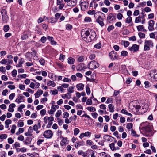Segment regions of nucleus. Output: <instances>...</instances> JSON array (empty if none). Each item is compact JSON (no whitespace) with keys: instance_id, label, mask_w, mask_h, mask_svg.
<instances>
[{"instance_id":"obj_7","label":"nucleus","mask_w":157,"mask_h":157,"mask_svg":"<svg viewBox=\"0 0 157 157\" xmlns=\"http://www.w3.org/2000/svg\"><path fill=\"white\" fill-rule=\"evenodd\" d=\"M60 138L62 139V140L61 141L60 144L61 146L63 147L65 146L68 144V141L67 140V137H63L62 135L60 136Z\"/></svg>"},{"instance_id":"obj_59","label":"nucleus","mask_w":157,"mask_h":157,"mask_svg":"<svg viewBox=\"0 0 157 157\" xmlns=\"http://www.w3.org/2000/svg\"><path fill=\"white\" fill-rule=\"evenodd\" d=\"M13 147H15V148L20 147V144L18 142H16L13 144Z\"/></svg>"},{"instance_id":"obj_44","label":"nucleus","mask_w":157,"mask_h":157,"mask_svg":"<svg viewBox=\"0 0 157 157\" xmlns=\"http://www.w3.org/2000/svg\"><path fill=\"white\" fill-rule=\"evenodd\" d=\"M132 21V17H129L126 19L125 22L127 23H129Z\"/></svg>"},{"instance_id":"obj_5","label":"nucleus","mask_w":157,"mask_h":157,"mask_svg":"<svg viewBox=\"0 0 157 157\" xmlns=\"http://www.w3.org/2000/svg\"><path fill=\"white\" fill-rule=\"evenodd\" d=\"M96 33L94 31L90 30V35L88 38V42H90L96 37Z\"/></svg>"},{"instance_id":"obj_11","label":"nucleus","mask_w":157,"mask_h":157,"mask_svg":"<svg viewBox=\"0 0 157 157\" xmlns=\"http://www.w3.org/2000/svg\"><path fill=\"white\" fill-rule=\"evenodd\" d=\"M103 19L102 17L101 16H99L96 19V22L98 23L102 27L104 25V24L103 22Z\"/></svg>"},{"instance_id":"obj_9","label":"nucleus","mask_w":157,"mask_h":157,"mask_svg":"<svg viewBox=\"0 0 157 157\" xmlns=\"http://www.w3.org/2000/svg\"><path fill=\"white\" fill-rule=\"evenodd\" d=\"M0 63L2 64H12L13 63V61L10 59H4L0 61Z\"/></svg>"},{"instance_id":"obj_32","label":"nucleus","mask_w":157,"mask_h":157,"mask_svg":"<svg viewBox=\"0 0 157 157\" xmlns=\"http://www.w3.org/2000/svg\"><path fill=\"white\" fill-rule=\"evenodd\" d=\"M86 109L90 112H94L96 110L94 107L92 106L88 107L86 108Z\"/></svg>"},{"instance_id":"obj_61","label":"nucleus","mask_w":157,"mask_h":157,"mask_svg":"<svg viewBox=\"0 0 157 157\" xmlns=\"http://www.w3.org/2000/svg\"><path fill=\"white\" fill-rule=\"evenodd\" d=\"M101 44L100 43H98L96 44L94 46V48L97 49H99L101 47Z\"/></svg>"},{"instance_id":"obj_1","label":"nucleus","mask_w":157,"mask_h":157,"mask_svg":"<svg viewBox=\"0 0 157 157\" xmlns=\"http://www.w3.org/2000/svg\"><path fill=\"white\" fill-rule=\"evenodd\" d=\"M99 65L96 61L93 60L90 62L88 64V67L91 70L94 69L99 67Z\"/></svg>"},{"instance_id":"obj_54","label":"nucleus","mask_w":157,"mask_h":157,"mask_svg":"<svg viewBox=\"0 0 157 157\" xmlns=\"http://www.w3.org/2000/svg\"><path fill=\"white\" fill-rule=\"evenodd\" d=\"M150 49V46L148 45H147L146 44H145L144 47V51H147L149 50Z\"/></svg>"},{"instance_id":"obj_58","label":"nucleus","mask_w":157,"mask_h":157,"mask_svg":"<svg viewBox=\"0 0 157 157\" xmlns=\"http://www.w3.org/2000/svg\"><path fill=\"white\" fill-rule=\"evenodd\" d=\"M15 94L14 93L11 94L9 96V99L10 100H13L15 96Z\"/></svg>"},{"instance_id":"obj_37","label":"nucleus","mask_w":157,"mask_h":157,"mask_svg":"<svg viewBox=\"0 0 157 157\" xmlns=\"http://www.w3.org/2000/svg\"><path fill=\"white\" fill-rule=\"evenodd\" d=\"M25 107V105L24 104L21 105L17 109L18 111L20 112H22V109Z\"/></svg>"},{"instance_id":"obj_34","label":"nucleus","mask_w":157,"mask_h":157,"mask_svg":"<svg viewBox=\"0 0 157 157\" xmlns=\"http://www.w3.org/2000/svg\"><path fill=\"white\" fill-rule=\"evenodd\" d=\"M128 53L127 51H122L121 52V55L123 57H125L128 55Z\"/></svg>"},{"instance_id":"obj_41","label":"nucleus","mask_w":157,"mask_h":157,"mask_svg":"<svg viewBox=\"0 0 157 157\" xmlns=\"http://www.w3.org/2000/svg\"><path fill=\"white\" fill-rule=\"evenodd\" d=\"M145 87L146 88H148L150 87V83L148 81H145L144 82Z\"/></svg>"},{"instance_id":"obj_20","label":"nucleus","mask_w":157,"mask_h":157,"mask_svg":"<svg viewBox=\"0 0 157 157\" xmlns=\"http://www.w3.org/2000/svg\"><path fill=\"white\" fill-rule=\"evenodd\" d=\"M32 139L29 137H27L24 141H23V143L26 145L30 144L31 142Z\"/></svg>"},{"instance_id":"obj_13","label":"nucleus","mask_w":157,"mask_h":157,"mask_svg":"<svg viewBox=\"0 0 157 157\" xmlns=\"http://www.w3.org/2000/svg\"><path fill=\"white\" fill-rule=\"evenodd\" d=\"M148 29L150 31H152L154 30L153 26L154 25V21L152 20H150L149 22Z\"/></svg>"},{"instance_id":"obj_56","label":"nucleus","mask_w":157,"mask_h":157,"mask_svg":"<svg viewBox=\"0 0 157 157\" xmlns=\"http://www.w3.org/2000/svg\"><path fill=\"white\" fill-rule=\"evenodd\" d=\"M14 140L11 137H9L8 139V142L10 144H11L13 143Z\"/></svg>"},{"instance_id":"obj_22","label":"nucleus","mask_w":157,"mask_h":157,"mask_svg":"<svg viewBox=\"0 0 157 157\" xmlns=\"http://www.w3.org/2000/svg\"><path fill=\"white\" fill-rule=\"evenodd\" d=\"M82 32L83 35L85 34L86 36V37H88L90 35V32L89 30H86L85 29H83L81 31Z\"/></svg>"},{"instance_id":"obj_47","label":"nucleus","mask_w":157,"mask_h":157,"mask_svg":"<svg viewBox=\"0 0 157 157\" xmlns=\"http://www.w3.org/2000/svg\"><path fill=\"white\" fill-rule=\"evenodd\" d=\"M66 29L67 30H71L72 28V26L71 25L69 24H66Z\"/></svg>"},{"instance_id":"obj_18","label":"nucleus","mask_w":157,"mask_h":157,"mask_svg":"<svg viewBox=\"0 0 157 157\" xmlns=\"http://www.w3.org/2000/svg\"><path fill=\"white\" fill-rule=\"evenodd\" d=\"M21 94L19 95L17 98L16 99L15 101L17 102L18 104H19L24 99V97L23 96H21Z\"/></svg>"},{"instance_id":"obj_60","label":"nucleus","mask_w":157,"mask_h":157,"mask_svg":"<svg viewBox=\"0 0 157 157\" xmlns=\"http://www.w3.org/2000/svg\"><path fill=\"white\" fill-rule=\"evenodd\" d=\"M12 76L13 77H15L16 76L17 74V71L14 69L12 72Z\"/></svg>"},{"instance_id":"obj_14","label":"nucleus","mask_w":157,"mask_h":157,"mask_svg":"<svg viewBox=\"0 0 157 157\" xmlns=\"http://www.w3.org/2000/svg\"><path fill=\"white\" fill-rule=\"evenodd\" d=\"M77 0H70L67 3V5L69 6L73 7L77 4Z\"/></svg>"},{"instance_id":"obj_49","label":"nucleus","mask_w":157,"mask_h":157,"mask_svg":"<svg viewBox=\"0 0 157 157\" xmlns=\"http://www.w3.org/2000/svg\"><path fill=\"white\" fill-rule=\"evenodd\" d=\"M139 36L140 38H143L145 37V35L144 33L141 32H139L138 33Z\"/></svg>"},{"instance_id":"obj_28","label":"nucleus","mask_w":157,"mask_h":157,"mask_svg":"<svg viewBox=\"0 0 157 157\" xmlns=\"http://www.w3.org/2000/svg\"><path fill=\"white\" fill-rule=\"evenodd\" d=\"M144 43L149 46L152 47L153 46V43L151 40H146L145 41Z\"/></svg>"},{"instance_id":"obj_2","label":"nucleus","mask_w":157,"mask_h":157,"mask_svg":"<svg viewBox=\"0 0 157 157\" xmlns=\"http://www.w3.org/2000/svg\"><path fill=\"white\" fill-rule=\"evenodd\" d=\"M149 75L152 79L157 81V70H151L149 73Z\"/></svg>"},{"instance_id":"obj_43","label":"nucleus","mask_w":157,"mask_h":157,"mask_svg":"<svg viewBox=\"0 0 157 157\" xmlns=\"http://www.w3.org/2000/svg\"><path fill=\"white\" fill-rule=\"evenodd\" d=\"M81 36L82 37L83 40L85 41L88 42L87 40H88V37H86V36L85 34L83 35L82 34V32H81Z\"/></svg>"},{"instance_id":"obj_15","label":"nucleus","mask_w":157,"mask_h":157,"mask_svg":"<svg viewBox=\"0 0 157 157\" xmlns=\"http://www.w3.org/2000/svg\"><path fill=\"white\" fill-rule=\"evenodd\" d=\"M112 138L113 139H115V138L108 135H105L103 137V139H105L107 141L110 142H112L113 141Z\"/></svg>"},{"instance_id":"obj_40","label":"nucleus","mask_w":157,"mask_h":157,"mask_svg":"<svg viewBox=\"0 0 157 157\" xmlns=\"http://www.w3.org/2000/svg\"><path fill=\"white\" fill-rule=\"evenodd\" d=\"M61 111L60 110H59L55 114V116L56 117H59L61 115Z\"/></svg>"},{"instance_id":"obj_17","label":"nucleus","mask_w":157,"mask_h":157,"mask_svg":"<svg viewBox=\"0 0 157 157\" xmlns=\"http://www.w3.org/2000/svg\"><path fill=\"white\" fill-rule=\"evenodd\" d=\"M109 147L112 151L117 150L120 149L119 147H115V144L114 143H112L110 144H109Z\"/></svg>"},{"instance_id":"obj_6","label":"nucleus","mask_w":157,"mask_h":157,"mask_svg":"<svg viewBox=\"0 0 157 157\" xmlns=\"http://www.w3.org/2000/svg\"><path fill=\"white\" fill-rule=\"evenodd\" d=\"M81 9L82 10L85 11L86 10L88 7L89 3L87 2H80Z\"/></svg>"},{"instance_id":"obj_64","label":"nucleus","mask_w":157,"mask_h":157,"mask_svg":"<svg viewBox=\"0 0 157 157\" xmlns=\"http://www.w3.org/2000/svg\"><path fill=\"white\" fill-rule=\"evenodd\" d=\"M47 40L46 37L45 36L42 37L40 39V41L42 43H44Z\"/></svg>"},{"instance_id":"obj_19","label":"nucleus","mask_w":157,"mask_h":157,"mask_svg":"<svg viewBox=\"0 0 157 157\" xmlns=\"http://www.w3.org/2000/svg\"><path fill=\"white\" fill-rule=\"evenodd\" d=\"M84 85L82 83H79L76 85V87L77 90L79 91L82 90L84 88Z\"/></svg>"},{"instance_id":"obj_57","label":"nucleus","mask_w":157,"mask_h":157,"mask_svg":"<svg viewBox=\"0 0 157 157\" xmlns=\"http://www.w3.org/2000/svg\"><path fill=\"white\" fill-rule=\"evenodd\" d=\"M51 21L50 22L51 23H53L56 22L57 21V20L56 19L55 17H51L50 18Z\"/></svg>"},{"instance_id":"obj_23","label":"nucleus","mask_w":157,"mask_h":157,"mask_svg":"<svg viewBox=\"0 0 157 157\" xmlns=\"http://www.w3.org/2000/svg\"><path fill=\"white\" fill-rule=\"evenodd\" d=\"M147 132H150L152 131L151 126L147 125L143 128Z\"/></svg>"},{"instance_id":"obj_30","label":"nucleus","mask_w":157,"mask_h":157,"mask_svg":"<svg viewBox=\"0 0 157 157\" xmlns=\"http://www.w3.org/2000/svg\"><path fill=\"white\" fill-rule=\"evenodd\" d=\"M108 108L109 109V111L111 113H113L114 112V106L112 104H110L108 105Z\"/></svg>"},{"instance_id":"obj_42","label":"nucleus","mask_w":157,"mask_h":157,"mask_svg":"<svg viewBox=\"0 0 157 157\" xmlns=\"http://www.w3.org/2000/svg\"><path fill=\"white\" fill-rule=\"evenodd\" d=\"M56 109H55L54 108H53V107H51V109L50 111H48V113H49L50 114H53L54 112L55 111Z\"/></svg>"},{"instance_id":"obj_25","label":"nucleus","mask_w":157,"mask_h":157,"mask_svg":"<svg viewBox=\"0 0 157 157\" xmlns=\"http://www.w3.org/2000/svg\"><path fill=\"white\" fill-rule=\"evenodd\" d=\"M43 93V91L41 90H38L37 92L34 94L35 96V98H38L39 96H37V97H36V95H41Z\"/></svg>"},{"instance_id":"obj_33","label":"nucleus","mask_w":157,"mask_h":157,"mask_svg":"<svg viewBox=\"0 0 157 157\" xmlns=\"http://www.w3.org/2000/svg\"><path fill=\"white\" fill-rule=\"evenodd\" d=\"M109 155L105 152H101L100 153V156L101 157H109Z\"/></svg>"},{"instance_id":"obj_21","label":"nucleus","mask_w":157,"mask_h":157,"mask_svg":"<svg viewBox=\"0 0 157 157\" xmlns=\"http://www.w3.org/2000/svg\"><path fill=\"white\" fill-rule=\"evenodd\" d=\"M86 68V67L85 66V65L84 63H81L78 66V70L81 71L83 69Z\"/></svg>"},{"instance_id":"obj_27","label":"nucleus","mask_w":157,"mask_h":157,"mask_svg":"<svg viewBox=\"0 0 157 157\" xmlns=\"http://www.w3.org/2000/svg\"><path fill=\"white\" fill-rule=\"evenodd\" d=\"M84 142L82 141H78L76 142V144L75 145V147L76 148H78L79 146L83 145L84 144Z\"/></svg>"},{"instance_id":"obj_50","label":"nucleus","mask_w":157,"mask_h":157,"mask_svg":"<svg viewBox=\"0 0 157 157\" xmlns=\"http://www.w3.org/2000/svg\"><path fill=\"white\" fill-rule=\"evenodd\" d=\"M24 62V61L23 60V59L22 58H21L20 60L19 61L18 65L19 67H21L22 66V64Z\"/></svg>"},{"instance_id":"obj_62","label":"nucleus","mask_w":157,"mask_h":157,"mask_svg":"<svg viewBox=\"0 0 157 157\" xmlns=\"http://www.w3.org/2000/svg\"><path fill=\"white\" fill-rule=\"evenodd\" d=\"M6 153L4 151L0 152V157H6Z\"/></svg>"},{"instance_id":"obj_8","label":"nucleus","mask_w":157,"mask_h":157,"mask_svg":"<svg viewBox=\"0 0 157 157\" xmlns=\"http://www.w3.org/2000/svg\"><path fill=\"white\" fill-rule=\"evenodd\" d=\"M109 56L112 60L117 59V53L114 51H112L109 52Z\"/></svg>"},{"instance_id":"obj_16","label":"nucleus","mask_w":157,"mask_h":157,"mask_svg":"<svg viewBox=\"0 0 157 157\" xmlns=\"http://www.w3.org/2000/svg\"><path fill=\"white\" fill-rule=\"evenodd\" d=\"M41 121L39 120L38 121V123L37 124L34 125L33 127V129L34 131H37L41 127Z\"/></svg>"},{"instance_id":"obj_38","label":"nucleus","mask_w":157,"mask_h":157,"mask_svg":"<svg viewBox=\"0 0 157 157\" xmlns=\"http://www.w3.org/2000/svg\"><path fill=\"white\" fill-rule=\"evenodd\" d=\"M10 29L9 26L7 25H5L3 27V30L5 32H7Z\"/></svg>"},{"instance_id":"obj_12","label":"nucleus","mask_w":157,"mask_h":157,"mask_svg":"<svg viewBox=\"0 0 157 157\" xmlns=\"http://www.w3.org/2000/svg\"><path fill=\"white\" fill-rule=\"evenodd\" d=\"M139 45L136 44H134L132 45V47L129 48V50L130 51L133 52H137L139 50Z\"/></svg>"},{"instance_id":"obj_31","label":"nucleus","mask_w":157,"mask_h":157,"mask_svg":"<svg viewBox=\"0 0 157 157\" xmlns=\"http://www.w3.org/2000/svg\"><path fill=\"white\" fill-rule=\"evenodd\" d=\"M137 30L138 31H145L146 30L144 29V27L143 25H140L137 26Z\"/></svg>"},{"instance_id":"obj_35","label":"nucleus","mask_w":157,"mask_h":157,"mask_svg":"<svg viewBox=\"0 0 157 157\" xmlns=\"http://www.w3.org/2000/svg\"><path fill=\"white\" fill-rule=\"evenodd\" d=\"M1 13L2 16L7 15L6 10L5 9H2V10Z\"/></svg>"},{"instance_id":"obj_52","label":"nucleus","mask_w":157,"mask_h":157,"mask_svg":"<svg viewBox=\"0 0 157 157\" xmlns=\"http://www.w3.org/2000/svg\"><path fill=\"white\" fill-rule=\"evenodd\" d=\"M113 99L112 98H108L106 101V104L112 103L113 102Z\"/></svg>"},{"instance_id":"obj_10","label":"nucleus","mask_w":157,"mask_h":157,"mask_svg":"<svg viewBox=\"0 0 157 157\" xmlns=\"http://www.w3.org/2000/svg\"><path fill=\"white\" fill-rule=\"evenodd\" d=\"M97 13H100L101 14V15H102L103 17V16H104V17H105V15L104 14L101 12H97L95 13V10H89L87 12V13L88 14L91 15H93V14H94V17H96L95 15Z\"/></svg>"},{"instance_id":"obj_26","label":"nucleus","mask_w":157,"mask_h":157,"mask_svg":"<svg viewBox=\"0 0 157 157\" xmlns=\"http://www.w3.org/2000/svg\"><path fill=\"white\" fill-rule=\"evenodd\" d=\"M47 85L48 86L54 87L55 86L56 84L53 81L50 80L47 82Z\"/></svg>"},{"instance_id":"obj_24","label":"nucleus","mask_w":157,"mask_h":157,"mask_svg":"<svg viewBox=\"0 0 157 157\" xmlns=\"http://www.w3.org/2000/svg\"><path fill=\"white\" fill-rule=\"evenodd\" d=\"M75 59L72 57H69L67 59V62L70 64H73L75 62Z\"/></svg>"},{"instance_id":"obj_55","label":"nucleus","mask_w":157,"mask_h":157,"mask_svg":"<svg viewBox=\"0 0 157 157\" xmlns=\"http://www.w3.org/2000/svg\"><path fill=\"white\" fill-rule=\"evenodd\" d=\"M7 136L6 134H2L0 135V139H5L7 138Z\"/></svg>"},{"instance_id":"obj_4","label":"nucleus","mask_w":157,"mask_h":157,"mask_svg":"<svg viewBox=\"0 0 157 157\" xmlns=\"http://www.w3.org/2000/svg\"><path fill=\"white\" fill-rule=\"evenodd\" d=\"M53 133L52 131L50 130L45 131L44 132L43 136L46 138L50 139L53 136Z\"/></svg>"},{"instance_id":"obj_46","label":"nucleus","mask_w":157,"mask_h":157,"mask_svg":"<svg viewBox=\"0 0 157 157\" xmlns=\"http://www.w3.org/2000/svg\"><path fill=\"white\" fill-rule=\"evenodd\" d=\"M141 17L140 16H138L136 17L135 19V22L136 23L140 22H141Z\"/></svg>"},{"instance_id":"obj_48","label":"nucleus","mask_w":157,"mask_h":157,"mask_svg":"<svg viewBox=\"0 0 157 157\" xmlns=\"http://www.w3.org/2000/svg\"><path fill=\"white\" fill-rule=\"evenodd\" d=\"M114 28V26L112 25L109 26L107 28V31L109 32H110L111 30H113Z\"/></svg>"},{"instance_id":"obj_36","label":"nucleus","mask_w":157,"mask_h":157,"mask_svg":"<svg viewBox=\"0 0 157 157\" xmlns=\"http://www.w3.org/2000/svg\"><path fill=\"white\" fill-rule=\"evenodd\" d=\"M74 86L70 87L67 90L68 92L69 93H73L74 91L73 90L74 89Z\"/></svg>"},{"instance_id":"obj_29","label":"nucleus","mask_w":157,"mask_h":157,"mask_svg":"<svg viewBox=\"0 0 157 157\" xmlns=\"http://www.w3.org/2000/svg\"><path fill=\"white\" fill-rule=\"evenodd\" d=\"M2 17L3 23H6L7 22L9 19V17L8 15L3 16Z\"/></svg>"},{"instance_id":"obj_51","label":"nucleus","mask_w":157,"mask_h":157,"mask_svg":"<svg viewBox=\"0 0 157 157\" xmlns=\"http://www.w3.org/2000/svg\"><path fill=\"white\" fill-rule=\"evenodd\" d=\"M87 144L90 146H92L93 144V142L90 140H87L86 141Z\"/></svg>"},{"instance_id":"obj_45","label":"nucleus","mask_w":157,"mask_h":157,"mask_svg":"<svg viewBox=\"0 0 157 157\" xmlns=\"http://www.w3.org/2000/svg\"><path fill=\"white\" fill-rule=\"evenodd\" d=\"M84 59V57L82 56H81L78 58V61L79 62H82Z\"/></svg>"},{"instance_id":"obj_63","label":"nucleus","mask_w":157,"mask_h":157,"mask_svg":"<svg viewBox=\"0 0 157 157\" xmlns=\"http://www.w3.org/2000/svg\"><path fill=\"white\" fill-rule=\"evenodd\" d=\"M28 37V35L27 34H24L21 36V38L22 40H25Z\"/></svg>"},{"instance_id":"obj_39","label":"nucleus","mask_w":157,"mask_h":157,"mask_svg":"<svg viewBox=\"0 0 157 157\" xmlns=\"http://www.w3.org/2000/svg\"><path fill=\"white\" fill-rule=\"evenodd\" d=\"M80 132L79 129L77 128H75L74 130V135L75 136L77 135Z\"/></svg>"},{"instance_id":"obj_3","label":"nucleus","mask_w":157,"mask_h":157,"mask_svg":"<svg viewBox=\"0 0 157 157\" xmlns=\"http://www.w3.org/2000/svg\"><path fill=\"white\" fill-rule=\"evenodd\" d=\"M116 19V16L113 13H109L107 16V20L110 23L114 22Z\"/></svg>"},{"instance_id":"obj_53","label":"nucleus","mask_w":157,"mask_h":157,"mask_svg":"<svg viewBox=\"0 0 157 157\" xmlns=\"http://www.w3.org/2000/svg\"><path fill=\"white\" fill-rule=\"evenodd\" d=\"M133 126V124L132 123H128L126 126V128L128 129H130L132 128Z\"/></svg>"}]
</instances>
